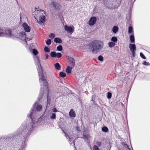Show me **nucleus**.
<instances>
[{
	"label": "nucleus",
	"mask_w": 150,
	"mask_h": 150,
	"mask_svg": "<svg viewBox=\"0 0 150 150\" xmlns=\"http://www.w3.org/2000/svg\"><path fill=\"white\" fill-rule=\"evenodd\" d=\"M31 120L25 121L22 124L20 130L16 131L13 134H8L0 137V140L5 147L11 149L20 146L18 150H25L26 142L32 133L38 126L43 125L50 120L48 114L42 115L39 118L33 117Z\"/></svg>",
	"instance_id": "obj_1"
},
{
	"label": "nucleus",
	"mask_w": 150,
	"mask_h": 150,
	"mask_svg": "<svg viewBox=\"0 0 150 150\" xmlns=\"http://www.w3.org/2000/svg\"><path fill=\"white\" fill-rule=\"evenodd\" d=\"M36 66H37V69L38 71L39 81L40 83L42 82L46 87L47 88V81L44 76L43 69L41 67L39 58L37 57L34 58Z\"/></svg>",
	"instance_id": "obj_2"
},
{
	"label": "nucleus",
	"mask_w": 150,
	"mask_h": 150,
	"mask_svg": "<svg viewBox=\"0 0 150 150\" xmlns=\"http://www.w3.org/2000/svg\"><path fill=\"white\" fill-rule=\"evenodd\" d=\"M42 105L39 104L38 102L35 103L33 105L32 108L30 110L29 113L27 115L26 121L31 120L33 117H37L38 112L41 111L42 109Z\"/></svg>",
	"instance_id": "obj_3"
},
{
	"label": "nucleus",
	"mask_w": 150,
	"mask_h": 150,
	"mask_svg": "<svg viewBox=\"0 0 150 150\" xmlns=\"http://www.w3.org/2000/svg\"><path fill=\"white\" fill-rule=\"evenodd\" d=\"M103 45V42L101 43L100 41L94 40L89 44V49L93 53L96 54L100 51Z\"/></svg>",
	"instance_id": "obj_4"
},
{
	"label": "nucleus",
	"mask_w": 150,
	"mask_h": 150,
	"mask_svg": "<svg viewBox=\"0 0 150 150\" xmlns=\"http://www.w3.org/2000/svg\"><path fill=\"white\" fill-rule=\"evenodd\" d=\"M41 88H40V91L38 96V100H40L43 96L44 94V91H46L47 92V103L46 107H48L50 104V101H51V98L50 97L49 95V93L48 91V83L47 85V88H46V86H45L42 82L40 83Z\"/></svg>",
	"instance_id": "obj_5"
},
{
	"label": "nucleus",
	"mask_w": 150,
	"mask_h": 150,
	"mask_svg": "<svg viewBox=\"0 0 150 150\" xmlns=\"http://www.w3.org/2000/svg\"><path fill=\"white\" fill-rule=\"evenodd\" d=\"M50 4L52 5L54 9L56 11H59L61 7V5L54 0H53L50 2Z\"/></svg>",
	"instance_id": "obj_6"
},
{
	"label": "nucleus",
	"mask_w": 150,
	"mask_h": 150,
	"mask_svg": "<svg viewBox=\"0 0 150 150\" xmlns=\"http://www.w3.org/2000/svg\"><path fill=\"white\" fill-rule=\"evenodd\" d=\"M122 0H113L112 6L110 7V9H115L118 8L120 6Z\"/></svg>",
	"instance_id": "obj_7"
},
{
	"label": "nucleus",
	"mask_w": 150,
	"mask_h": 150,
	"mask_svg": "<svg viewBox=\"0 0 150 150\" xmlns=\"http://www.w3.org/2000/svg\"><path fill=\"white\" fill-rule=\"evenodd\" d=\"M64 29L65 31L71 34L74 30V28L73 26H69L65 25L64 26Z\"/></svg>",
	"instance_id": "obj_8"
},
{
	"label": "nucleus",
	"mask_w": 150,
	"mask_h": 150,
	"mask_svg": "<svg viewBox=\"0 0 150 150\" xmlns=\"http://www.w3.org/2000/svg\"><path fill=\"white\" fill-rule=\"evenodd\" d=\"M46 21V18L44 15H42L41 16L39 17V19L37 20V21L38 23L40 25L44 24Z\"/></svg>",
	"instance_id": "obj_9"
},
{
	"label": "nucleus",
	"mask_w": 150,
	"mask_h": 150,
	"mask_svg": "<svg viewBox=\"0 0 150 150\" xmlns=\"http://www.w3.org/2000/svg\"><path fill=\"white\" fill-rule=\"evenodd\" d=\"M97 21V18L96 16H92L89 19L88 24L90 26L94 25Z\"/></svg>",
	"instance_id": "obj_10"
},
{
	"label": "nucleus",
	"mask_w": 150,
	"mask_h": 150,
	"mask_svg": "<svg viewBox=\"0 0 150 150\" xmlns=\"http://www.w3.org/2000/svg\"><path fill=\"white\" fill-rule=\"evenodd\" d=\"M22 26L25 32H29L30 31V27L26 22L23 23H22Z\"/></svg>",
	"instance_id": "obj_11"
},
{
	"label": "nucleus",
	"mask_w": 150,
	"mask_h": 150,
	"mask_svg": "<svg viewBox=\"0 0 150 150\" xmlns=\"http://www.w3.org/2000/svg\"><path fill=\"white\" fill-rule=\"evenodd\" d=\"M4 37L6 35V37H11L12 33V31L10 29L4 30Z\"/></svg>",
	"instance_id": "obj_12"
},
{
	"label": "nucleus",
	"mask_w": 150,
	"mask_h": 150,
	"mask_svg": "<svg viewBox=\"0 0 150 150\" xmlns=\"http://www.w3.org/2000/svg\"><path fill=\"white\" fill-rule=\"evenodd\" d=\"M129 47L131 51L136 50V46L135 44L130 43L129 45Z\"/></svg>",
	"instance_id": "obj_13"
},
{
	"label": "nucleus",
	"mask_w": 150,
	"mask_h": 150,
	"mask_svg": "<svg viewBox=\"0 0 150 150\" xmlns=\"http://www.w3.org/2000/svg\"><path fill=\"white\" fill-rule=\"evenodd\" d=\"M121 143L123 146L122 147V150H131L129 146L124 142H122Z\"/></svg>",
	"instance_id": "obj_14"
},
{
	"label": "nucleus",
	"mask_w": 150,
	"mask_h": 150,
	"mask_svg": "<svg viewBox=\"0 0 150 150\" xmlns=\"http://www.w3.org/2000/svg\"><path fill=\"white\" fill-rule=\"evenodd\" d=\"M69 114V116L71 117L74 118L76 116L75 112L73 109H71Z\"/></svg>",
	"instance_id": "obj_15"
},
{
	"label": "nucleus",
	"mask_w": 150,
	"mask_h": 150,
	"mask_svg": "<svg viewBox=\"0 0 150 150\" xmlns=\"http://www.w3.org/2000/svg\"><path fill=\"white\" fill-rule=\"evenodd\" d=\"M131 14L129 13V16L128 17V16L126 17V18L127 19V24L129 25V26H132V22L131 20Z\"/></svg>",
	"instance_id": "obj_16"
},
{
	"label": "nucleus",
	"mask_w": 150,
	"mask_h": 150,
	"mask_svg": "<svg viewBox=\"0 0 150 150\" xmlns=\"http://www.w3.org/2000/svg\"><path fill=\"white\" fill-rule=\"evenodd\" d=\"M74 68L71 66H67L66 69V71L67 74H70L71 73L72 69Z\"/></svg>",
	"instance_id": "obj_17"
},
{
	"label": "nucleus",
	"mask_w": 150,
	"mask_h": 150,
	"mask_svg": "<svg viewBox=\"0 0 150 150\" xmlns=\"http://www.w3.org/2000/svg\"><path fill=\"white\" fill-rule=\"evenodd\" d=\"M65 134V136L66 137V138L67 139H68V140L70 141V143L71 144L72 143V142H73L72 141V139H71L69 136L68 135V134H67L66 132H65V133H64ZM73 143H74V145H75V144L74 142L73 141Z\"/></svg>",
	"instance_id": "obj_18"
},
{
	"label": "nucleus",
	"mask_w": 150,
	"mask_h": 150,
	"mask_svg": "<svg viewBox=\"0 0 150 150\" xmlns=\"http://www.w3.org/2000/svg\"><path fill=\"white\" fill-rule=\"evenodd\" d=\"M119 28L116 26H114L112 29V31L114 34L116 33L118 31Z\"/></svg>",
	"instance_id": "obj_19"
},
{
	"label": "nucleus",
	"mask_w": 150,
	"mask_h": 150,
	"mask_svg": "<svg viewBox=\"0 0 150 150\" xmlns=\"http://www.w3.org/2000/svg\"><path fill=\"white\" fill-rule=\"evenodd\" d=\"M54 67L55 69L58 71L61 69V66L59 63H56L54 64Z\"/></svg>",
	"instance_id": "obj_20"
},
{
	"label": "nucleus",
	"mask_w": 150,
	"mask_h": 150,
	"mask_svg": "<svg viewBox=\"0 0 150 150\" xmlns=\"http://www.w3.org/2000/svg\"><path fill=\"white\" fill-rule=\"evenodd\" d=\"M29 50L30 52L34 55L36 56L38 54V52L35 49H32V48H29Z\"/></svg>",
	"instance_id": "obj_21"
},
{
	"label": "nucleus",
	"mask_w": 150,
	"mask_h": 150,
	"mask_svg": "<svg viewBox=\"0 0 150 150\" xmlns=\"http://www.w3.org/2000/svg\"><path fill=\"white\" fill-rule=\"evenodd\" d=\"M54 41L56 43L60 44L62 42V41L60 38H55L54 39Z\"/></svg>",
	"instance_id": "obj_22"
},
{
	"label": "nucleus",
	"mask_w": 150,
	"mask_h": 150,
	"mask_svg": "<svg viewBox=\"0 0 150 150\" xmlns=\"http://www.w3.org/2000/svg\"><path fill=\"white\" fill-rule=\"evenodd\" d=\"M18 35L19 37H23L24 36L25 39H26V34L24 31H22L20 32L19 33Z\"/></svg>",
	"instance_id": "obj_23"
},
{
	"label": "nucleus",
	"mask_w": 150,
	"mask_h": 150,
	"mask_svg": "<svg viewBox=\"0 0 150 150\" xmlns=\"http://www.w3.org/2000/svg\"><path fill=\"white\" fill-rule=\"evenodd\" d=\"M128 33L129 34H133L134 30L132 26H129L128 27Z\"/></svg>",
	"instance_id": "obj_24"
},
{
	"label": "nucleus",
	"mask_w": 150,
	"mask_h": 150,
	"mask_svg": "<svg viewBox=\"0 0 150 150\" xmlns=\"http://www.w3.org/2000/svg\"><path fill=\"white\" fill-rule=\"evenodd\" d=\"M129 40L131 43H134L135 42V38L133 34L129 36Z\"/></svg>",
	"instance_id": "obj_25"
},
{
	"label": "nucleus",
	"mask_w": 150,
	"mask_h": 150,
	"mask_svg": "<svg viewBox=\"0 0 150 150\" xmlns=\"http://www.w3.org/2000/svg\"><path fill=\"white\" fill-rule=\"evenodd\" d=\"M28 37L26 36V39L28 41L31 40L33 38V33L32 32H31L30 33L29 35H28Z\"/></svg>",
	"instance_id": "obj_26"
},
{
	"label": "nucleus",
	"mask_w": 150,
	"mask_h": 150,
	"mask_svg": "<svg viewBox=\"0 0 150 150\" xmlns=\"http://www.w3.org/2000/svg\"><path fill=\"white\" fill-rule=\"evenodd\" d=\"M111 40L112 42H114L115 43L117 42L118 39L116 37L113 36L111 38Z\"/></svg>",
	"instance_id": "obj_27"
},
{
	"label": "nucleus",
	"mask_w": 150,
	"mask_h": 150,
	"mask_svg": "<svg viewBox=\"0 0 150 150\" xmlns=\"http://www.w3.org/2000/svg\"><path fill=\"white\" fill-rule=\"evenodd\" d=\"M101 130L102 132H107L109 131L108 128L106 126L103 127L101 129Z\"/></svg>",
	"instance_id": "obj_28"
},
{
	"label": "nucleus",
	"mask_w": 150,
	"mask_h": 150,
	"mask_svg": "<svg viewBox=\"0 0 150 150\" xmlns=\"http://www.w3.org/2000/svg\"><path fill=\"white\" fill-rule=\"evenodd\" d=\"M142 74L143 75H144L145 78L147 79V80L150 81V74L149 73H147L145 74L143 72H142Z\"/></svg>",
	"instance_id": "obj_29"
},
{
	"label": "nucleus",
	"mask_w": 150,
	"mask_h": 150,
	"mask_svg": "<svg viewBox=\"0 0 150 150\" xmlns=\"http://www.w3.org/2000/svg\"><path fill=\"white\" fill-rule=\"evenodd\" d=\"M59 75L60 77L62 78H64L66 76V74L64 72L61 71L59 73Z\"/></svg>",
	"instance_id": "obj_30"
},
{
	"label": "nucleus",
	"mask_w": 150,
	"mask_h": 150,
	"mask_svg": "<svg viewBox=\"0 0 150 150\" xmlns=\"http://www.w3.org/2000/svg\"><path fill=\"white\" fill-rule=\"evenodd\" d=\"M108 44V46L110 48H112L116 45L115 42H109Z\"/></svg>",
	"instance_id": "obj_31"
},
{
	"label": "nucleus",
	"mask_w": 150,
	"mask_h": 150,
	"mask_svg": "<svg viewBox=\"0 0 150 150\" xmlns=\"http://www.w3.org/2000/svg\"><path fill=\"white\" fill-rule=\"evenodd\" d=\"M44 50L45 52L47 53H49L50 51V48L47 46H45V47Z\"/></svg>",
	"instance_id": "obj_32"
},
{
	"label": "nucleus",
	"mask_w": 150,
	"mask_h": 150,
	"mask_svg": "<svg viewBox=\"0 0 150 150\" xmlns=\"http://www.w3.org/2000/svg\"><path fill=\"white\" fill-rule=\"evenodd\" d=\"M111 146L110 145H107L105 148L103 147L100 150H110Z\"/></svg>",
	"instance_id": "obj_33"
},
{
	"label": "nucleus",
	"mask_w": 150,
	"mask_h": 150,
	"mask_svg": "<svg viewBox=\"0 0 150 150\" xmlns=\"http://www.w3.org/2000/svg\"><path fill=\"white\" fill-rule=\"evenodd\" d=\"M4 29L0 27V37H4Z\"/></svg>",
	"instance_id": "obj_34"
},
{
	"label": "nucleus",
	"mask_w": 150,
	"mask_h": 150,
	"mask_svg": "<svg viewBox=\"0 0 150 150\" xmlns=\"http://www.w3.org/2000/svg\"><path fill=\"white\" fill-rule=\"evenodd\" d=\"M56 53L55 52H51L50 53V56L52 58L56 57Z\"/></svg>",
	"instance_id": "obj_35"
},
{
	"label": "nucleus",
	"mask_w": 150,
	"mask_h": 150,
	"mask_svg": "<svg viewBox=\"0 0 150 150\" xmlns=\"http://www.w3.org/2000/svg\"><path fill=\"white\" fill-rule=\"evenodd\" d=\"M52 43V40L50 39H48L46 40V43L47 45H50Z\"/></svg>",
	"instance_id": "obj_36"
},
{
	"label": "nucleus",
	"mask_w": 150,
	"mask_h": 150,
	"mask_svg": "<svg viewBox=\"0 0 150 150\" xmlns=\"http://www.w3.org/2000/svg\"><path fill=\"white\" fill-rule=\"evenodd\" d=\"M56 118V115L55 113H52L50 116V118L52 120H54Z\"/></svg>",
	"instance_id": "obj_37"
},
{
	"label": "nucleus",
	"mask_w": 150,
	"mask_h": 150,
	"mask_svg": "<svg viewBox=\"0 0 150 150\" xmlns=\"http://www.w3.org/2000/svg\"><path fill=\"white\" fill-rule=\"evenodd\" d=\"M63 49L62 47V45H59L57 47V50L58 51H61Z\"/></svg>",
	"instance_id": "obj_38"
},
{
	"label": "nucleus",
	"mask_w": 150,
	"mask_h": 150,
	"mask_svg": "<svg viewBox=\"0 0 150 150\" xmlns=\"http://www.w3.org/2000/svg\"><path fill=\"white\" fill-rule=\"evenodd\" d=\"M112 96V94L110 92H108L107 93V98L108 99L111 98Z\"/></svg>",
	"instance_id": "obj_39"
},
{
	"label": "nucleus",
	"mask_w": 150,
	"mask_h": 150,
	"mask_svg": "<svg viewBox=\"0 0 150 150\" xmlns=\"http://www.w3.org/2000/svg\"><path fill=\"white\" fill-rule=\"evenodd\" d=\"M98 59L100 62H103L104 60V58L101 55H99L98 57Z\"/></svg>",
	"instance_id": "obj_40"
},
{
	"label": "nucleus",
	"mask_w": 150,
	"mask_h": 150,
	"mask_svg": "<svg viewBox=\"0 0 150 150\" xmlns=\"http://www.w3.org/2000/svg\"><path fill=\"white\" fill-rule=\"evenodd\" d=\"M62 56V54L59 52L56 53V57L60 58Z\"/></svg>",
	"instance_id": "obj_41"
},
{
	"label": "nucleus",
	"mask_w": 150,
	"mask_h": 150,
	"mask_svg": "<svg viewBox=\"0 0 150 150\" xmlns=\"http://www.w3.org/2000/svg\"><path fill=\"white\" fill-rule=\"evenodd\" d=\"M83 138L85 139H86L87 140H88L89 138L90 137V136L89 135L87 134H83Z\"/></svg>",
	"instance_id": "obj_42"
},
{
	"label": "nucleus",
	"mask_w": 150,
	"mask_h": 150,
	"mask_svg": "<svg viewBox=\"0 0 150 150\" xmlns=\"http://www.w3.org/2000/svg\"><path fill=\"white\" fill-rule=\"evenodd\" d=\"M143 65L145 66H150V64L148 62L146 61H144L142 63Z\"/></svg>",
	"instance_id": "obj_43"
},
{
	"label": "nucleus",
	"mask_w": 150,
	"mask_h": 150,
	"mask_svg": "<svg viewBox=\"0 0 150 150\" xmlns=\"http://www.w3.org/2000/svg\"><path fill=\"white\" fill-rule=\"evenodd\" d=\"M140 57L143 59H146V57L144 55L142 52H141L140 53Z\"/></svg>",
	"instance_id": "obj_44"
},
{
	"label": "nucleus",
	"mask_w": 150,
	"mask_h": 150,
	"mask_svg": "<svg viewBox=\"0 0 150 150\" xmlns=\"http://www.w3.org/2000/svg\"><path fill=\"white\" fill-rule=\"evenodd\" d=\"M93 150H99V148L96 145H94L93 147Z\"/></svg>",
	"instance_id": "obj_45"
},
{
	"label": "nucleus",
	"mask_w": 150,
	"mask_h": 150,
	"mask_svg": "<svg viewBox=\"0 0 150 150\" xmlns=\"http://www.w3.org/2000/svg\"><path fill=\"white\" fill-rule=\"evenodd\" d=\"M96 145L98 146H100L102 145V142L100 141H98L96 143Z\"/></svg>",
	"instance_id": "obj_46"
},
{
	"label": "nucleus",
	"mask_w": 150,
	"mask_h": 150,
	"mask_svg": "<svg viewBox=\"0 0 150 150\" xmlns=\"http://www.w3.org/2000/svg\"><path fill=\"white\" fill-rule=\"evenodd\" d=\"M75 60L70 62V64L71 65V66L72 67H74L75 66Z\"/></svg>",
	"instance_id": "obj_47"
},
{
	"label": "nucleus",
	"mask_w": 150,
	"mask_h": 150,
	"mask_svg": "<svg viewBox=\"0 0 150 150\" xmlns=\"http://www.w3.org/2000/svg\"><path fill=\"white\" fill-rule=\"evenodd\" d=\"M55 35L54 33H51L50 34V35L49 36V37L50 38H55Z\"/></svg>",
	"instance_id": "obj_48"
},
{
	"label": "nucleus",
	"mask_w": 150,
	"mask_h": 150,
	"mask_svg": "<svg viewBox=\"0 0 150 150\" xmlns=\"http://www.w3.org/2000/svg\"><path fill=\"white\" fill-rule=\"evenodd\" d=\"M63 123L62 122H61L60 121V122H57V125H58V126L59 127L63 126Z\"/></svg>",
	"instance_id": "obj_49"
},
{
	"label": "nucleus",
	"mask_w": 150,
	"mask_h": 150,
	"mask_svg": "<svg viewBox=\"0 0 150 150\" xmlns=\"http://www.w3.org/2000/svg\"><path fill=\"white\" fill-rule=\"evenodd\" d=\"M135 51H131L132 53V57H135V54H136Z\"/></svg>",
	"instance_id": "obj_50"
},
{
	"label": "nucleus",
	"mask_w": 150,
	"mask_h": 150,
	"mask_svg": "<svg viewBox=\"0 0 150 150\" xmlns=\"http://www.w3.org/2000/svg\"><path fill=\"white\" fill-rule=\"evenodd\" d=\"M52 111L54 112H58V110L56 108H54L52 109Z\"/></svg>",
	"instance_id": "obj_51"
},
{
	"label": "nucleus",
	"mask_w": 150,
	"mask_h": 150,
	"mask_svg": "<svg viewBox=\"0 0 150 150\" xmlns=\"http://www.w3.org/2000/svg\"><path fill=\"white\" fill-rule=\"evenodd\" d=\"M74 59L73 57H71L69 59V62H71V61H74Z\"/></svg>",
	"instance_id": "obj_52"
},
{
	"label": "nucleus",
	"mask_w": 150,
	"mask_h": 150,
	"mask_svg": "<svg viewBox=\"0 0 150 150\" xmlns=\"http://www.w3.org/2000/svg\"><path fill=\"white\" fill-rule=\"evenodd\" d=\"M61 129V130H62V131L63 132V133H65V131L63 130V127H59Z\"/></svg>",
	"instance_id": "obj_53"
},
{
	"label": "nucleus",
	"mask_w": 150,
	"mask_h": 150,
	"mask_svg": "<svg viewBox=\"0 0 150 150\" xmlns=\"http://www.w3.org/2000/svg\"><path fill=\"white\" fill-rule=\"evenodd\" d=\"M45 59H48V57H49L48 55L47 54H46L45 55Z\"/></svg>",
	"instance_id": "obj_54"
},
{
	"label": "nucleus",
	"mask_w": 150,
	"mask_h": 150,
	"mask_svg": "<svg viewBox=\"0 0 150 150\" xmlns=\"http://www.w3.org/2000/svg\"><path fill=\"white\" fill-rule=\"evenodd\" d=\"M76 130H77V131H79V128L78 127H76Z\"/></svg>",
	"instance_id": "obj_55"
},
{
	"label": "nucleus",
	"mask_w": 150,
	"mask_h": 150,
	"mask_svg": "<svg viewBox=\"0 0 150 150\" xmlns=\"http://www.w3.org/2000/svg\"><path fill=\"white\" fill-rule=\"evenodd\" d=\"M42 11H44V10H40V12H42Z\"/></svg>",
	"instance_id": "obj_56"
},
{
	"label": "nucleus",
	"mask_w": 150,
	"mask_h": 150,
	"mask_svg": "<svg viewBox=\"0 0 150 150\" xmlns=\"http://www.w3.org/2000/svg\"><path fill=\"white\" fill-rule=\"evenodd\" d=\"M93 96H92V98H93ZM91 101H92L93 102H94V100H93V98H92V100H91Z\"/></svg>",
	"instance_id": "obj_57"
},
{
	"label": "nucleus",
	"mask_w": 150,
	"mask_h": 150,
	"mask_svg": "<svg viewBox=\"0 0 150 150\" xmlns=\"http://www.w3.org/2000/svg\"><path fill=\"white\" fill-rule=\"evenodd\" d=\"M44 14H45V16H47L46 15V12L45 11H44Z\"/></svg>",
	"instance_id": "obj_58"
},
{
	"label": "nucleus",
	"mask_w": 150,
	"mask_h": 150,
	"mask_svg": "<svg viewBox=\"0 0 150 150\" xmlns=\"http://www.w3.org/2000/svg\"><path fill=\"white\" fill-rule=\"evenodd\" d=\"M105 0H103V2H104L105 1Z\"/></svg>",
	"instance_id": "obj_59"
},
{
	"label": "nucleus",
	"mask_w": 150,
	"mask_h": 150,
	"mask_svg": "<svg viewBox=\"0 0 150 150\" xmlns=\"http://www.w3.org/2000/svg\"><path fill=\"white\" fill-rule=\"evenodd\" d=\"M136 0H134V2Z\"/></svg>",
	"instance_id": "obj_60"
},
{
	"label": "nucleus",
	"mask_w": 150,
	"mask_h": 150,
	"mask_svg": "<svg viewBox=\"0 0 150 150\" xmlns=\"http://www.w3.org/2000/svg\"><path fill=\"white\" fill-rule=\"evenodd\" d=\"M25 42L26 43H27V41H26Z\"/></svg>",
	"instance_id": "obj_61"
},
{
	"label": "nucleus",
	"mask_w": 150,
	"mask_h": 150,
	"mask_svg": "<svg viewBox=\"0 0 150 150\" xmlns=\"http://www.w3.org/2000/svg\"><path fill=\"white\" fill-rule=\"evenodd\" d=\"M0 150H1V149H0Z\"/></svg>",
	"instance_id": "obj_62"
}]
</instances>
